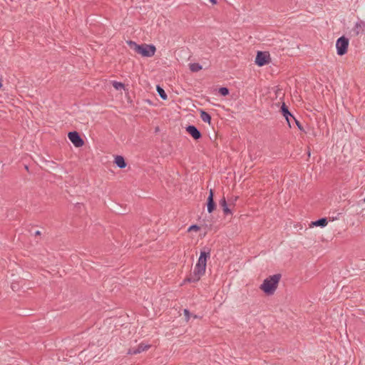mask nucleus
I'll return each instance as SVG.
<instances>
[{"mask_svg": "<svg viewBox=\"0 0 365 365\" xmlns=\"http://www.w3.org/2000/svg\"><path fill=\"white\" fill-rule=\"evenodd\" d=\"M229 93V89L226 87H221L219 88V93L222 96H227Z\"/></svg>", "mask_w": 365, "mask_h": 365, "instance_id": "obj_18", "label": "nucleus"}, {"mask_svg": "<svg viewBox=\"0 0 365 365\" xmlns=\"http://www.w3.org/2000/svg\"><path fill=\"white\" fill-rule=\"evenodd\" d=\"M281 277L282 275L280 274H275L274 275L269 276L260 285V289H262L267 295H272L278 287Z\"/></svg>", "mask_w": 365, "mask_h": 365, "instance_id": "obj_3", "label": "nucleus"}, {"mask_svg": "<svg viewBox=\"0 0 365 365\" xmlns=\"http://www.w3.org/2000/svg\"><path fill=\"white\" fill-rule=\"evenodd\" d=\"M183 312H184V316H185V320L187 322L189 321L190 317V312L187 309H185Z\"/></svg>", "mask_w": 365, "mask_h": 365, "instance_id": "obj_21", "label": "nucleus"}, {"mask_svg": "<svg viewBox=\"0 0 365 365\" xmlns=\"http://www.w3.org/2000/svg\"><path fill=\"white\" fill-rule=\"evenodd\" d=\"M364 201L365 202V198L364 199Z\"/></svg>", "mask_w": 365, "mask_h": 365, "instance_id": "obj_27", "label": "nucleus"}, {"mask_svg": "<svg viewBox=\"0 0 365 365\" xmlns=\"http://www.w3.org/2000/svg\"><path fill=\"white\" fill-rule=\"evenodd\" d=\"M113 86L116 90H120L121 88H124L125 85H124L123 83H120V82L113 81Z\"/></svg>", "mask_w": 365, "mask_h": 365, "instance_id": "obj_19", "label": "nucleus"}, {"mask_svg": "<svg viewBox=\"0 0 365 365\" xmlns=\"http://www.w3.org/2000/svg\"><path fill=\"white\" fill-rule=\"evenodd\" d=\"M328 223L327 219L326 217L320 218L316 221L312 222V225L315 227H325Z\"/></svg>", "mask_w": 365, "mask_h": 365, "instance_id": "obj_13", "label": "nucleus"}, {"mask_svg": "<svg viewBox=\"0 0 365 365\" xmlns=\"http://www.w3.org/2000/svg\"><path fill=\"white\" fill-rule=\"evenodd\" d=\"M127 43L131 49L143 57H152L156 51V48L153 44H138L131 40L127 41Z\"/></svg>", "mask_w": 365, "mask_h": 365, "instance_id": "obj_2", "label": "nucleus"}, {"mask_svg": "<svg viewBox=\"0 0 365 365\" xmlns=\"http://www.w3.org/2000/svg\"><path fill=\"white\" fill-rule=\"evenodd\" d=\"M68 137L71 143L77 148L81 147L84 144L83 138L81 137L79 133L76 131L69 132Z\"/></svg>", "mask_w": 365, "mask_h": 365, "instance_id": "obj_6", "label": "nucleus"}, {"mask_svg": "<svg viewBox=\"0 0 365 365\" xmlns=\"http://www.w3.org/2000/svg\"><path fill=\"white\" fill-rule=\"evenodd\" d=\"M114 163L116 164V165L120 168H125L127 165L126 162L124 159V158L121 155H117L115 158Z\"/></svg>", "mask_w": 365, "mask_h": 365, "instance_id": "obj_11", "label": "nucleus"}, {"mask_svg": "<svg viewBox=\"0 0 365 365\" xmlns=\"http://www.w3.org/2000/svg\"><path fill=\"white\" fill-rule=\"evenodd\" d=\"M349 41V39L342 36L339 37L336 42V53L339 56H343L346 53L348 50Z\"/></svg>", "mask_w": 365, "mask_h": 365, "instance_id": "obj_4", "label": "nucleus"}, {"mask_svg": "<svg viewBox=\"0 0 365 365\" xmlns=\"http://www.w3.org/2000/svg\"><path fill=\"white\" fill-rule=\"evenodd\" d=\"M210 257V250L207 249L200 252V257L194 268V270L185 279L188 282H196L200 280L201 277L205 274L207 261Z\"/></svg>", "mask_w": 365, "mask_h": 365, "instance_id": "obj_1", "label": "nucleus"}, {"mask_svg": "<svg viewBox=\"0 0 365 365\" xmlns=\"http://www.w3.org/2000/svg\"><path fill=\"white\" fill-rule=\"evenodd\" d=\"M280 109L283 116L285 118L287 122L289 127L292 128V125L291 120L295 118L294 116L289 112L288 107L284 103H282Z\"/></svg>", "mask_w": 365, "mask_h": 365, "instance_id": "obj_7", "label": "nucleus"}, {"mask_svg": "<svg viewBox=\"0 0 365 365\" xmlns=\"http://www.w3.org/2000/svg\"><path fill=\"white\" fill-rule=\"evenodd\" d=\"M361 29H365V21H360L356 22L354 28L353 29V31L354 32L355 35H359Z\"/></svg>", "mask_w": 365, "mask_h": 365, "instance_id": "obj_12", "label": "nucleus"}, {"mask_svg": "<svg viewBox=\"0 0 365 365\" xmlns=\"http://www.w3.org/2000/svg\"><path fill=\"white\" fill-rule=\"evenodd\" d=\"M199 230H200L199 226H197V225H192L189 227L188 231H192V230L197 231Z\"/></svg>", "mask_w": 365, "mask_h": 365, "instance_id": "obj_23", "label": "nucleus"}, {"mask_svg": "<svg viewBox=\"0 0 365 365\" xmlns=\"http://www.w3.org/2000/svg\"><path fill=\"white\" fill-rule=\"evenodd\" d=\"M293 121L294 122V123L297 125V128L302 130V131H304V128L302 125V124L300 123V122L299 120H297L296 118H294L293 119Z\"/></svg>", "mask_w": 365, "mask_h": 365, "instance_id": "obj_22", "label": "nucleus"}, {"mask_svg": "<svg viewBox=\"0 0 365 365\" xmlns=\"http://www.w3.org/2000/svg\"><path fill=\"white\" fill-rule=\"evenodd\" d=\"M270 57L267 52L258 51L255 58V63L259 66H263L269 63Z\"/></svg>", "mask_w": 365, "mask_h": 365, "instance_id": "obj_5", "label": "nucleus"}, {"mask_svg": "<svg viewBox=\"0 0 365 365\" xmlns=\"http://www.w3.org/2000/svg\"><path fill=\"white\" fill-rule=\"evenodd\" d=\"M219 205L222 208L225 215L232 214L231 210L228 207L226 199L223 197L219 202Z\"/></svg>", "mask_w": 365, "mask_h": 365, "instance_id": "obj_10", "label": "nucleus"}, {"mask_svg": "<svg viewBox=\"0 0 365 365\" xmlns=\"http://www.w3.org/2000/svg\"><path fill=\"white\" fill-rule=\"evenodd\" d=\"M185 130L193 138L194 140H197L202 138V133L198 128L193 125H189L185 127Z\"/></svg>", "mask_w": 365, "mask_h": 365, "instance_id": "obj_8", "label": "nucleus"}, {"mask_svg": "<svg viewBox=\"0 0 365 365\" xmlns=\"http://www.w3.org/2000/svg\"><path fill=\"white\" fill-rule=\"evenodd\" d=\"M216 208V203L214 201V191L211 189L207 200V210L209 213L212 212Z\"/></svg>", "mask_w": 365, "mask_h": 365, "instance_id": "obj_9", "label": "nucleus"}, {"mask_svg": "<svg viewBox=\"0 0 365 365\" xmlns=\"http://www.w3.org/2000/svg\"><path fill=\"white\" fill-rule=\"evenodd\" d=\"M156 91H157L158 95L160 96V97L163 100H167L168 96H167L165 90L160 86L158 85L156 86Z\"/></svg>", "mask_w": 365, "mask_h": 365, "instance_id": "obj_15", "label": "nucleus"}, {"mask_svg": "<svg viewBox=\"0 0 365 365\" xmlns=\"http://www.w3.org/2000/svg\"><path fill=\"white\" fill-rule=\"evenodd\" d=\"M129 354H131V355H133V354H139V350H138V348H130L129 350H128V352Z\"/></svg>", "mask_w": 365, "mask_h": 365, "instance_id": "obj_20", "label": "nucleus"}, {"mask_svg": "<svg viewBox=\"0 0 365 365\" xmlns=\"http://www.w3.org/2000/svg\"><path fill=\"white\" fill-rule=\"evenodd\" d=\"M200 118L204 122L210 123L211 115L206 111L200 110Z\"/></svg>", "mask_w": 365, "mask_h": 365, "instance_id": "obj_14", "label": "nucleus"}, {"mask_svg": "<svg viewBox=\"0 0 365 365\" xmlns=\"http://www.w3.org/2000/svg\"><path fill=\"white\" fill-rule=\"evenodd\" d=\"M150 347V345L149 344H145L144 343H140L138 346V350H139V354L144 351H146L148 350L149 348Z\"/></svg>", "mask_w": 365, "mask_h": 365, "instance_id": "obj_17", "label": "nucleus"}, {"mask_svg": "<svg viewBox=\"0 0 365 365\" xmlns=\"http://www.w3.org/2000/svg\"><path fill=\"white\" fill-rule=\"evenodd\" d=\"M190 70L192 72H197L202 69V66L198 63H192L189 64Z\"/></svg>", "mask_w": 365, "mask_h": 365, "instance_id": "obj_16", "label": "nucleus"}, {"mask_svg": "<svg viewBox=\"0 0 365 365\" xmlns=\"http://www.w3.org/2000/svg\"><path fill=\"white\" fill-rule=\"evenodd\" d=\"M41 235V232L39 230H37L36 232H35V235Z\"/></svg>", "mask_w": 365, "mask_h": 365, "instance_id": "obj_25", "label": "nucleus"}, {"mask_svg": "<svg viewBox=\"0 0 365 365\" xmlns=\"http://www.w3.org/2000/svg\"><path fill=\"white\" fill-rule=\"evenodd\" d=\"M2 86H3V85H2V83H1V80L0 79V88H1V87H2Z\"/></svg>", "mask_w": 365, "mask_h": 365, "instance_id": "obj_26", "label": "nucleus"}, {"mask_svg": "<svg viewBox=\"0 0 365 365\" xmlns=\"http://www.w3.org/2000/svg\"><path fill=\"white\" fill-rule=\"evenodd\" d=\"M212 4H217V0H209Z\"/></svg>", "mask_w": 365, "mask_h": 365, "instance_id": "obj_24", "label": "nucleus"}]
</instances>
